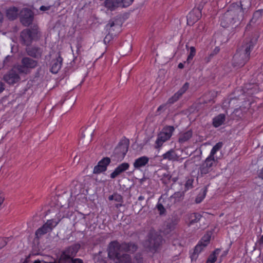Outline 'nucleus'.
Wrapping results in <instances>:
<instances>
[{"mask_svg":"<svg viewBox=\"0 0 263 263\" xmlns=\"http://www.w3.org/2000/svg\"><path fill=\"white\" fill-rule=\"evenodd\" d=\"M243 0H241L239 3H233L230 5L228 10L220 17V25L222 27L227 28L244 18L247 9L243 7Z\"/></svg>","mask_w":263,"mask_h":263,"instance_id":"f257e3e1","label":"nucleus"},{"mask_svg":"<svg viewBox=\"0 0 263 263\" xmlns=\"http://www.w3.org/2000/svg\"><path fill=\"white\" fill-rule=\"evenodd\" d=\"M257 39L252 38L245 41L244 44L237 50L233 58V65L235 67H241L250 59L251 51L256 43Z\"/></svg>","mask_w":263,"mask_h":263,"instance_id":"f03ea898","label":"nucleus"},{"mask_svg":"<svg viewBox=\"0 0 263 263\" xmlns=\"http://www.w3.org/2000/svg\"><path fill=\"white\" fill-rule=\"evenodd\" d=\"M38 62L29 57H24L21 60V64L17 66V69L20 73L27 74L32 69L37 66Z\"/></svg>","mask_w":263,"mask_h":263,"instance_id":"7ed1b4c3","label":"nucleus"},{"mask_svg":"<svg viewBox=\"0 0 263 263\" xmlns=\"http://www.w3.org/2000/svg\"><path fill=\"white\" fill-rule=\"evenodd\" d=\"M217 162V158H213L208 156L199 167V172L201 175L204 176L213 172L216 166Z\"/></svg>","mask_w":263,"mask_h":263,"instance_id":"20e7f679","label":"nucleus"},{"mask_svg":"<svg viewBox=\"0 0 263 263\" xmlns=\"http://www.w3.org/2000/svg\"><path fill=\"white\" fill-rule=\"evenodd\" d=\"M175 130L173 126H165L163 127L162 132L158 135L157 139L156 141V144L157 147L162 146L163 143L172 137L173 133Z\"/></svg>","mask_w":263,"mask_h":263,"instance_id":"39448f33","label":"nucleus"},{"mask_svg":"<svg viewBox=\"0 0 263 263\" xmlns=\"http://www.w3.org/2000/svg\"><path fill=\"white\" fill-rule=\"evenodd\" d=\"M148 240L151 249L155 251H157L164 242L162 237L154 231L149 233Z\"/></svg>","mask_w":263,"mask_h":263,"instance_id":"423d86ee","label":"nucleus"},{"mask_svg":"<svg viewBox=\"0 0 263 263\" xmlns=\"http://www.w3.org/2000/svg\"><path fill=\"white\" fill-rule=\"evenodd\" d=\"M122 251L121 245L117 241H113L109 243L107 252L108 256L112 260H114L121 254Z\"/></svg>","mask_w":263,"mask_h":263,"instance_id":"0eeeda50","label":"nucleus"},{"mask_svg":"<svg viewBox=\"0 0 263 263\" xmlns=\"http://www.w3.org/2000/svg\"><path fill=\"white\" fill-rule=\"evenodd\" d=\"M20 21L25 26L32 24L34 17L32 11L28 8H24L20 12Z\"/></svg>","mask_w":263,"mask_h":263,"instance_id":"6e6552de","label":"nucleus"},{"mask_svg":"<svg viewBox=\"0 0 263 263\" xmlns=\"http://www.w3.org/2000/svg\"><path fill=\"white\" fill-rule=\"evenodd\" d=\"M37 34V31L36 29H26L23 30L21 33V39L22 43L25 45H29L30 44L35 35Z\"/></svg>","mask_w":263,"mask_h":263,"instance_id":"1a4fd4ad","label":"nucleus"},{"mask_svg":"<svg viewBox=\"0 0 263 263\" xmlns=\"http://www.w3.org/2000/svg\"><path fill=\"white\" fill-rule=\"evenodd\" d=\"M79 244L73 245L67 248L63 252L62 257L66 259H70L74 256L80 249Z\"/></svg>","mask_w":263,"mask_h":263,"instance_id":"9d476101","label":"nucleus"},{"mask_svg":"<svg viewBox=\"0 0 263 263\" xmlns=\"http://www.w3.org/2000/svg\"><path fill=\"white\" fill-rule=\"evenodd\" d=\"M189 83L187 82L185 83L178 91H177L172 97L168 99L167 101V103L172 104L177 102L182 95L186 91L189 89Z\"/></svg>","mask_w":263,"mask_h":263,"instance_id":"9b49d317","label":"nucleus"},{"mask_svg":"<svg viewBox=\"0 0 263 263\" xmlns=\"http://www.w3.org/2000/svg\"><path fill=\"white\" fill-rule=\"evenodd\" d=\"M110 163V159L109 157L103 158L101 160L97 166L93 168L94 173H100L105 172L107 170V166Z\"/></svg>","mask_w":263,"mask_h":263,"instance_id":"f8f14e48","label":"nucleus"},{"mask_svg":"<svg viewBox=\"0 0 263 263\" xmlns=\"http://www.w3.org/2000/svg\"><path fill=\"white\" fill-rule=\"evenodd\" d=\"M202 16L201 9L199 7L194 8L187 16L188 23L194 24L198 21Z\"/></svg>","mask_w":263,"mask_h":263,"instance_id":"ddd939ff","label":"nucleus"},{"mask_svg":"<svg viewBox=\"0 0 263 263\" xmlns=\"http://www.w3.org/2000/svg\"><path fill=\"white\" fill-rule=\"evenodd\" d=\"M26 51L28 55L34 59H39L42 57L43 50L40 47L35 46L28 47Z\"/></svg>","mask_w":263,"mask_h":263,"instance_id":"4468645a","label":"nucleus"},{"mask_svg":"<svg viewBox=\"0 0 263 263\" xmlns=\"http://www.w3.org/2000/svg\"><path fill=\"white\" fill-rule=\"evenodd\" d=\"M105 28L112 35L116 36L120 31L121 26L119 24L115 23L114 21L110 20L106 25Z\"/></svg>","mask_w":263,"mask_h":263,"instance_id":"2eb2a0df","label":"nucleus"},{"mask_svg":"<svg viewBox=\"0 0 263 263\" xmlns=\"http://www.w3.org/2000/svg\"><path fill=\"white\" fill-rule=\"evenodd\" d=\"M4 80L9 84H14L20 80V76L15 71H11L4 76Z\"/></svg>","mask_w":263,"mask_h":263,"instance_id":"dca6fc26","label":"nucleus"},{"mask_svg":"<svg viewBox=\"0 0 263 263\" xmlns=\"http://www.w3.org/2000/svg\"><path fill=\"white\" fill-rule=\"evenodd\" d=\"M63 59L60 55L51 61L50 71L52 73L56 74L60 70L62 65Z\"/></svg>","mask_w":263,"mask_h":263,"instance_id":"f3484780","label":"nucleus"},{"mask_svg":"<svg viewBox=\"0 0 263 263\" xmlns=\"http://www.w3.org/2000/svg\"><path fill=\"white\" fill-rule=\"evenodd\" d=\"M128 146L126 143H120L115 149V154L118 157L123 158L128 151Z\"/></svg>","mask_w":263,"mask_h":263,"instance_id":"a211bd4d","label":"nucleus"},{"mask_svg":"<svg viewBox=\"0 0 263 263\" xmlns=\"http://www.w3.org/2000/svg\"><path fill=\"white\" fill-rule=\"evenodd\" d=\"M129 165L127 162H124L118 166L114 171L111 173L110 178H115L117 176L129 168Z\"/></svg>","mask_w":263,"mask_h":263,"instance_id":"6ab92c4d","label":"nucleus"},{"mask_svg":"<svg viewBox=\"0 0 263 263\" xmlns=\"http://www.w3.org/2000/svg\"><path fill=\"white\" fill-rule=\"evenodd\" d=\"M149 158L147 156H142L136 159L133 164L135 169L139 170L144 167L149 162Z\"/></svg>","mask_w":263,"mask_h":263,"instance_id":"aec40b11","label":"nucleus"},{"mask_svg":"<svg viewBox=\"0 0 263 263\" xmlns=\"http://www.w3.org/2000/svg\"><path fill=\"white\" fill-rule=\"evenodd\" d=\"M122 251L126 252L134 253L137 250V246L136 243L129 242H123L121 243Z\"/></svg>","mask_w":263,"mask_h":263,"instance_id":"412c9836","label":"nucleus"},{"mask_svg":"<svg viewBox=\"0 0 263 263\" xmlns=\"http://www.w3.org/2000/svg\"><path fill=\"white\" fill-rule=\"evenodd\" d=\"M192 136L193 132L192 130L180 133L179 135L178 142L180 144H183L188 141L192 138Z\"/></svg>","mask_w":263,"mask_h":263,"instance_id":"4be33fe9","label":"nucleus"},{"mask_svg":"<svg viewBox=\"0 0 263 263\" xmlns=\"http://www.w3.org/2000/svg\"><path fill=\"white\" fill-rule=\"evenodd\" d=\"M19 14L18 9L15 7H10L6 10V16L10 20H15Z\"/></svg>","mask_w":263,"mask_h":263,"instance_id":"5701e85b","label":"nucleus"},{"mask_svg":"<svg viewBox=\"0 0 263 263\" xmlns=\"http://www.w3.org/2000/svg\"><path fill=\"white\" fill-rule=\"evenodd\" d=\"M115 263H132V259L130 255L127 254H121L116 259L113 260Z\"/></svg>","mask_w":263,"mask_h":263,"instance_id":"b1692460","label":"nucleus"},{"mask_svg":"<svg viewBox=\"0 0 263 263\" xmlns=\"http://www.w3.org/2000/svg\"><path fill=\"white\" fill-rule=\"evenodd\" d=\"M226 120V116L223 114H220L213 119V125L217 128L222 125Z\"/></svg>","mask_w":263,"mask_h":263,"instance_id":"393cba45","label":"nucleus"},{"mask_svg":"<svg viewBox=\"0 0 263 263\" xmlns=\"http://www.w3.org/2000/svg\"><path fill=\"white\" fill-rule=\"evenodd\" d=\"M202 216L198 213H193L188 215V225L189 226L199 222Z\"/></svg>","mask_w":263,"mask_h":263,"instance_id":"a878e982","label":"nucleus"},{"mask_svg":"<svg viewBox=\"0 0 263 263\" xmlns=\"http://www.w3.org/2000/svg\"><path fill=\"white\" fill-rule=\"evenodd\" d=\"M105 7L110 11L115 10L117 8L120 6L118 0H105L104 2Z\"/></svg>","mask_w":263,"mask_h":263,"instance_id":"bb28decb","label":"nucleus"},{"mask_svg":"<svg viewBox=\"0 0 263 263\" xmlns=\"http://www.w3.org/2000/svg\"><path fill=\"white\" fill-rule=\"evenodd\" d=\"M162 156L164 159H167L168 160H174L177 158V155L173 149L164 153Z\"/></svg>","mask_w":263,"mask_h":263,"instance_id":"cd10ccee","label":"nucleus"},{"mask_svg":"<svg viewBox=\"0 0 263 263\" xmlns=\"http://www.w3.org/2000/svg\"><path fill=\"white\" fill-rule=\"evenodd\" d=\"M223 146V143L221 142H219L217 143L212 148L210 153L208 156H210L213 158H217L215 157V155L216 153Z\"/></svg>","mask_w":263,"mask_h":263,"instance_id":"c85d7f7f","label":"nucleus"},{"mask_svg":"<svg viewBox=\"0 0 263 263\" xmlns=\"http://www.w3.org/2000/svg\"><path fill=\"white\" fill-rule=\"evenodd\" d=\"M50 232V229H48L46 225L44 224L42 227L39 228L35 232V235L36 237H40L42 235Z\"/></svg>","mask_w":263,"mask_h":263,"instance_id":"c756f323","label":"nucleus"},{"mask_svg":"<svg viewBox=\"0 0 263 263\" xmlns=\"http://www.w3.org/2000/svg\"><path fill=\"white\" fill-rule=\"evenodd\" d=\"M204 248L205 247H203V245L199 242L195 247L194 252L191 256L192 259L197 257L198 254L203 250Z\"/></svg>","mask_w":263,"mask_h":263,"instance_id":"7c9ffc66","label":"nucleus"},{"mask_svg":"<svg viewBox=\"0 0 263 263\" xmlns=\"http://www.w3.org/2000/svg\"><path fill=\"white\" fill-rule=\"evenodd\" d=\"M220 251V250L219 249H216L209 256L208 260L206 262H209V263H214L217 260V255H218Z\"/></svg>","mask_w":263,"mask_h":263,"instance_id":"2f4dec72","label":"nucleus"},{"mask_svg":"<svg viewBox=\"0 0 263 263\" xmlns=\"http://www.w3.org/2000/svg\"><path fill=\"white\" fill-rule=\"evenodd\" d=\"M60 220L56 221L54 219L48 220L45 223L48 229H50V231H51L54 228H55L59 223Z\"/></svg>","mask_w":263,"mask_h":263,"instance_id":"473e14b6","label":"nucleus"},{"mask_svg":"<svg viewBox=\"0 0 263 263\" xmlns=\"http://www.w3.org/2000/svg\"><path fill=\"white\" fill-rule=\"evenodd\" d=\"M263 15V9H258L255 11L253 14L251 21L255 22L258 19L262 17Z\"/></svg>","mask_w":263,"mask_h":263,"instance_id":"72a5a7b5","label":"nucleus"},{"mask_svg":"<svg viewBox=\"0 0 263 263\" xmlns=\"http://www.w3.org/2000/svg\"><path fill=\"white\" fill-rule=\"evenodd\" d=\"M210 239L211 236L210 235H204L199 242L205 247L209 243Z\"/></svg>","mask_w":263,"mask_h":263,"instance_id":"f704fd0d","label":"nucleus"},{"mask_svg":"<svg viewBox=\"0 0 263 263\" xmlns=\"http://www.w3.org/2000/svg\"><path fill=\"white\" fill-rule=\"evenodd\" d=\"M196 54V49L192 46L190 48V53L187 56L186 61L188 63H190Z\"/></svg>","mask_w":263,"mask_h":263,"instance_id":"c9c22d12","label":"nucleus"},{"mask_svg":"<svg viewBox=\"0 0 263 263\" xmlns=\"http://www.w3.org/2000/svg\"><path fill=\"white\" fill-rule=\"evenodd\" d=\"M193 182L194 179L192 178H189L186 181L184 184L185 191H187L193 187Z\"/></svg>","mask_w":263,"mask_h":263,"instance_id":"e433bc0d","label":"nucleus"},{"mask_svg":"<svg viewBox=\"0 0 263 263\" xmlns=\"http://www.w3.org/2000/svg\"><path fill=\"white\" fill-rule=\"evenodd\" d=\"M120 6L122 7H127L132 5L134 0H118Z\"/></svg>","mask_w":263,"mask_h":263,"instance_id":"4c0bfd02","label":"nucleus"},{"mask_svg":"<svg viewBox=\"0 0 263 263\" xmlns=\"http://www.w3.org/2000/svg\"><path fill=\"white\" fill-rule=\"evenodd\" d=\"M95 263H107L105 258L100 255H96L94 258Z\"/></svg>","mask_w":263,"mask_h":263,"instance_id":"58836bf2","label":"nucleus"},{"mask_svg":"<svg viewBox=\"0 0 263 263\" xmlns=\"http://www.w3.org/2000/svg\"><path fill=\"white\" fill-rule=\"evenodd\" d=\"M157 208L159 212V214L160 215L164 214L165 213V209L164 208V206L161 203H158L157 205Z\"/></svg>","mask_w":263,"mask_h":263,"instance_id":"ea45409f","label":"nucleus"},{"mask_svg":"<svg viewBox=\"0 0 263 263\" xmlns=\"http://www.w3.org/2000/svg\"><path fill=\"white\" fill-rule=\"evenodd\" d=\"M115 36V35H112L111 34H110L109 32L105 36L104 39V42L105 44L108 43L111 39H112Z\"/></svg>","mask_w":263,"mask_h":263,"instance_id":"a19ab883","label":"nucleus"},{"mask_svg":"<svg viewBox=\"0 0 263 263\" xmlns=\"http://www.w3.org/2000/svg\"><path fill=\"white\" fill-rule=\"evenodd\" d=\"M7 238L0 237V249L4 247L7 243Z\"/></svg>","mask_w":263,"mask_h":263,"instance_id":"79ce46f5","label":"nucleus"},{"mask_svg":"<svg viewBox=\"0 0 263 263\" xmlns=\"http://www.w3.org/2000/svg\"><path fill=\"white\" fill-rule=\"evenodd\" d=\"M205 192H206V191H204V194L203 195L200 196H198L196 198V200H195L196 203H199L203 200V199L205 198V194H206Z\"/></svg>","mask_w":263,"mask_h":263,"instance_id":"37998d69","label":"nucleus"},{"mask_svg":"<svg viewBox=\"0 0 263 263\" xmlns=\"http://www.w3.org/2000/svg\"><path fill=\"white\" fill-rule=\"evenodd\" d=\"M171 177L172 176L170 174L167 173H165L162 175V180H163V182L165 180L169 181L171 179Z\"/></svg>","mask_w":263,"mask_h":263,"instance_id":"c03bdc74","label":"nucleus"},{"mask_svg":"<svg viewBox=\"0 0 263 263\" xmlns=\"http://www.w3.org/2000/svg\"><path fill=\"white\" fill-rule=\"evenodd\" d=\"M114 200L117 202H122L123 200V198L121 195L115 193Z\"/></svg>","mask_w":263,"mask_h":263,"instance_id":"a18cd8bd","label":"nucleus"},{"mask_svg":"<svg viewBox=\"0 0 263 263\" xmlns=\"http://www.w3.org/2000/svg\"><path fill=\"white\" fill-rule=\"evenodd\" d=\"M220 51V48L219 47H216L213 51L210 53L211 57H214L219 53Z\"/></svg>","mask_w":263,"mask_h":263,"instance_id":"49530a36","label":"nucleus"},{"mask_svg":"<svg viewBox=\"0 0 263 263\" xmlns=\"http://www.w3.org/2000/svg\"><path fill=\"white\" fill-rule=\"evenodd\" d=\"M50 7V6H41L40 8V10L41 11H46L49 10Z\"/></svg>","mask_w":263,"mask_h":263,"instance_id":"de8ad7c7","label":"nucleus"},{"mask_svg":"<svg viewBox=\"0 0 263 263\" xmlns=\"http://www.w3.org/2000/svg\"><path fill=\"white\" fill-rule=\"evenodd\" d=\"M72 263H83L82 259L80 258H75L72 260Z\"/></svg>","mask_w":263,"mask_h":263,"instance_id":"09e8293b","label":"nucleus"},{"mask_svg":"<svg viewBox=\"0 0 263 263\" xmlns=\"http://www.w3.org/2000/svg\"><path fill=\"white\" fill-rule=\"evenodd\" d=\"M5 89L4 84L3 82L0 81V93L2 92Z\"/></svg>","mask_w":263,"mask_h":263,"instance_id":"8fccbe9b","label":"nucleus"},{"mask_svg":"<svg viewBox=\"0 0 263 263\" xmlns=\"http://www.w3.org/2000/svg\"><path fill=\"white\" fill-rule=\"evenodd\" d=\"M213 57H211V54L209 55L208 57H206L204 59L206 63H209L211 61V59L213 58Z\"/></svg>","mask_w":263,"mask_h":263,"instance_id":"3c124183","label":"nucleus"},{"mask_svg":"<svg viewBox=\"0 0 263 263\" xmlns=\"http://www.w3.org/2000/svg\"><path fill=\"white\" fill-rule=\"evenodd\" d=\"M165 105H161L158 107V108H157V111H159L161 110H163L165 108Z\"/></svg>","mask_w":263,"mask_h":263,"instance_id":"603ef678","label":"nucleus"},{"mask_svg":"<svg viewBox=\"0 0 263 263\" xmlns=\"http://www.w3.org/2000/svg\"><path fill=\"white\" fill-rule=\"evenodd\" d=\"M258 243L260 245H263V235L260 238Z\"/></svg>","mask_w":263,"mask_h":263,"instance_id":"864d4df0","label":"nucleus"},{"mask_svg":"<svg viewBox=\"0 0 263 263\" xmlns=\"http://www.w3.org/2000/svg\"><path fill=\"white\" fill-rule=\"evenodd\" d=\"M3 14L1 12H0V24H1L3 22Z\"/></svg>","mask_w":263,"mask_h":263,"instance_id":"5fc2aeb1","label":"nucleus"},{"mask_svg":"<svg viewBox=\"0 0 263 263\" xmlns=\"http://www.w3.org/2000/svg\"><path fill=\"white\" fill-rule=\"evenodd\" d=\"M114 198H115V194H114L113 195H110L108 197V199L109 200H114Z\"/></svg>","mask_w":263,"mask_h":263,"instance_id":"6e6d98bb","label":"nucleus"},{"mask_svg":"<svg viewBox=\"0 0 263 263\" xmlns=\"http://www.w3.org/2000/svg\"><path fill=\"white\" fill-rule=\"evenodd\" d=\"M178 68H180V69H182L183 67H184V65L183 64L180 63L178 64Z\"/></svg>","mask_w":263,"mask_h":263,"instance_id":"4d7b16f0","label":"nucleus"},{"mask_svg":"<svg viewBox=\"0 0 263 263\" xmlns=\"http://www.w3.org/2000/svg\"><path fill=\"white\" fill-rule=\"evenodd\" d=\"M144 199V197L143 196H140L138 197V200H139V201H142V200H143Z\"/></svg>","mask_w":263,"mask_h":263,"instance_id":"13d9d810","label":"nucleus"},{"mask_svg":"<svg viewBox=\"0 0 263 263\" xmlns=\"http://www.w3.org/2000/svg\"><path fill=\"white\" fill-rule=\"evenodd\" d=\"M10 58V56H9V55L7 56V57L5 58V59L4 60V62L5 63H6V61H7L8 60V59H9Z\"/></svg>","mask_w":263,"mask_h":263,"instance_id":"bf43d9fd","label":"nucleus"},{"mask_svg":"<svg viewBox=\"0 0 263 263\" xmlns=\"http://www.w3.org/2000/svg\"><path fill=\"white\" fill-rule=\"evenodd\" d=\"M33 263H41V261L39 260H35Z\"/></svg>","mask_w":263,"mask_h":263,"instance_id":"052dcab7","label":"nucleus"},{"mask_svg":"<svg viewBox=\"0 0 263 263\" xmlns=\"http://www.w3.org/2000/svg\"><path fill=\"white\" fill-rule=\"evenodd\" d=\"M252 89V87H251V88H250V87L247 88V89H248V90H249V89Z\"/></svg>","mask_w":263,"mask_h":263,"instance_id":"680f3d73","label":"nucleus"},{"mask_svg":"<svg viewBox=\"0 0 263 263\" xmlns=\"http://www.w3.org/2000/svg\"><path fill=\"white\" fill-rule=\"evenodd\" d=\"M214 177H215V176L211 177V178H214Z\"/></svg>","mask_w":263,"mask_h":263,"instance_id":"e2e57ef3","label":"nucleus"}]
</instances>
